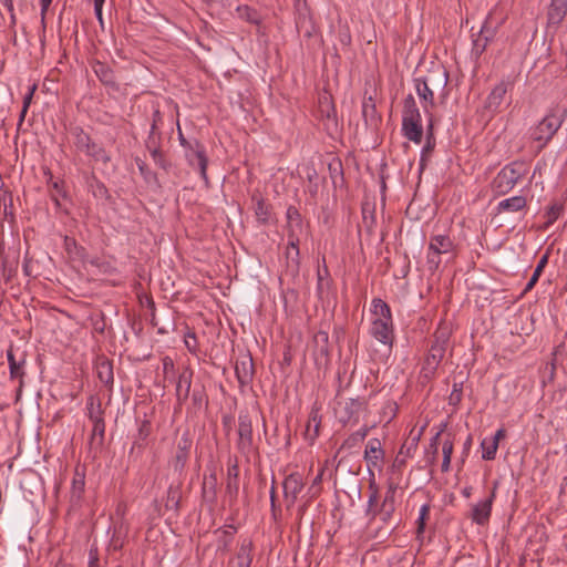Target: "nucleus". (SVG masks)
Returning <instances> with one entry per match:
<instances>
[{"label":"nucleus","mask_w":567,"mask_h":567,"mask_svg":"<svg viewBox=\"0 0 567 567\" xmlns=\"http://www.w3.org/2000/svg\"><path fill=\"white\" fill-rule=\"evenodd\" d=\"M97 377L102 383L105 385L113 384V368L109 361H102L97 365Z\"/></svg>","instance_id":"58836bf2"},{"label":"nucleus","mask_w":567,"mask_h":567,"mask_svg":"<svg viewBox=\"0 0 567 567\" xmlns=\"http://www.w3.org/2000/svg\"><path fill=\"white\" fill-rule=\"evenodd\" d=\"M509 87V82L502 81L492 89L484 104V109L491 115H494L499 111L501 105L503 104Z\"/></svg>","instance_id":"ddd939ff"},{"label":"nucleus","mask_w":567,"mask_h":567,"mask_svg":"<svg viewBox=\"0 0 567 567\" xmlns=\"http://www.w3.org/2000/svg\"><path fill=\"white\" fill-rule=\"evenodd\" d=\"M548 262V255L545 254L538 261L534 272H533V276L530 277V279L528 280L527 285H526V288L525 290H530L535 285L536 282L538 281L544 268L546 267Z\"/></svg>","instance_id":"c03bdc74"},{"label":"nucleus","mask_w":567,"mask_h":567,"mask_svg":"<svg viewBox=\"0 0 567 567\" xmlns=\"http://www.w3.org/2000/svg\"><path fill=\"white\" fill-rule=\"evenodd\" d=\"M181 491L178 486L171 485L165 502L166 509L177 512L179 508Z\"/></svg>","instance_id":"ea45409f"},{"label":"nucleus","mask_w":567,"mask_h":567,"mask_svg":"<svg viewBox=\"0 0 567 567\" xmlns=\"http://www.w3.org/2000/svg\"><path fill=\"white\" fill-rule=\"evenodd\" d=\"M337 415L343 425H354L359 422L360 415L367 409V402L362 399H349L339 403Z\"/></svg>","instance_id":"0eeeda50"},{"label":"nucleus","mask_w":567,"mask_h":567,"mask_svg":"<svg viewBox=\"0 0 567 567\" xmlns=\"http://www.w3.org/2000/svg\"><path fill=\"white\" fill-rule=\"evenodd\" d=\"M185 344H186V348L190 351V352H196V347H197V339H196V336L195 333H187L186 337H185Z\"/></svg>","instance_id":"052dcab7"},{"label":"nucleus","mask_w":567,"mask_h":567,"mask_svg":"<svg viewBox=\"0 0 567 567\" xmlns=\"http://www.w3.org/2000/svg\"><path fill=\"white\" fill-rule=\"evenodd\" d=\"M527 206V199L525 196L518 195L501 200L497 204V213H516L524 209Z\"/></svg>","instance_id":"b1692460"},{"label":"nucleus","mask_w":567,"mask_h":567,"mask_svg":"<svg viewBox=\"0 0 567 567\" xmlns=\"http://www.w3.org/2000/svg\"><path fill=\"white\" fill-rule=\"evenodd\" d=\"M446 424H443L442 425V429L431 439L430 441V449H439V440H440V436H441V433L443 432V430L445 429Z\"/></svg>","instance_id":"338daca9"},{"label":"nucleus","mask_w":567,"mask_h":567,"mask_svg":"<svg viewBox=\"0 0 567 567\" xmlns=\"http://www.w3.org/2000/svg\"><path fill=\"white\" fill-rule=\"evenodd\" d=\"M252 200L256 202L255 206V215L257 220L260 224H268L270 219V205L262 197H252Z\"/></svg>","instance_id":"2f4dec72"},{"label":"nucleus","mask_w":567,"mask_h":567,"mask_svg":"<svg viewBox=\"0 0 567 567\" xmlns=\"http://www.w3.org/2000/svg\"><path fill=\"white\" fill-rule=\"evenodd\" d=\"M528 165L523 161H514L505 165L493 178L491 188L494 195L508 194L526 175Z\"/></svg>","instance_id":"7ed1b4c3"},{"label":"nucleus","mask_w":567,"mask_h":567,"mask_svg":"<svg viewBox=\"0 0 567 567\" xmlns=\"http://www.w3.org/2000/svg\"><path fill=\"white\" fill-rule=\"evenodd\" d=\"M416 79L424 85H427L435 93H440L442 99L446 97L447 93L445 92V89L449 82V73L444 66H434L429 70L426 75Z\"/></svg>","instance_id":"6e6552de"},{"label":"nucleus","mask_w":567,"mask_h":567,"mask_svg":"<svg viewBox=\"0 0 567 567\" xmlns=\"http://www.w3.org/2000/svg\"><path fill=\"white\" fill-rule=\"evenodd\" d=\"M203 497L214 503L216 501L217 495V476L216 474H210L209 476H205L203 481Z\"/></svg>","instance_id":"c85d7f7f"},{"label":"nucleus","mask_w":567,"mask_h":567,"mask_svg":"<svg viewBox=\"0 0 567 567\" xmlns=\"http://www.w3.org/2000/svg\"><path fill=\"white\" fill-rule=\"evenodd\" d=\"M414 87L420 99L424 113L432 120L433 110L435 107L434 94L427 85H424L417 79H414Z\"/></svg>","instance_id":"a211bd4d"},{"label":"nucleus","mask_w":567,"mask_h":567,"mask_svg":"<svg viewBox=\"0 0 567 567\" xmlns=\"http://www.w3.org/2000/svg\"><path fill=\"white\" fill-rule=\"evenodd\" d=\"M496 34V28L492 27L489 23V18H487L477 37L473 40L472 55L475 59L481 58V55L485 52L488 43L494 39Z\"/></svg>","instance_id":"f8f14e48"},{"label":"nucleus","mask_w":567,"mask_h":567,"mask_svg":"<svg viewBox=\"0 0 567 567\" xmlns=\"http://www.w3.org/2000/svg\"><path fill=\"white\" fill-rule=\"evenodd\" d=\"M93 71L97 79L106 86L117 90L118 85L115 80L114 71L106 63L96 61L93 64Z\"/></svg>","instance_id":"412c9836"},{"label":"nucleus","mask_w":567,"mask_h":567,"mask_svg":"<svg viewBox=\"0 0 567 567\" xmlns=\"http://www.w3.org/2000/svg\"><path fill=\"white\" fill-rule=\"evenodd\" d=\"M84 153L95 162L107 164L111 161V156L105 148L95 142H92Z\"/></svg>","instance_id":"473e14b6"},{"label":"nucleus","mask_w":567,"mask_h":567,"mask_svg":"<svg viewBox=\"0 0 567 567\" xmlns=\"http://www.w3.org/2000/svg\"><path fill=\"white\" fill-rule=\"evenodd\" d=\"M193 371L185 368L179 374L176 383V400L179 405L184 404L190 392Z\"/></svg>","instance_id":"aec40b11"},{"label":"nucleus","mask_w":567,"mask_h":567,"mask_svg":"<svg viewBox=\"0 0 567 567\" xmlns=\"http://www.w3.org/2000/svg\"><path fill=\"white\" fill-rule=\"evenodd\" d=\"M35 90H37V85H35V84L31 85V86L29 87V92H28V93L25 94V96L23 97V104H22V106L24 107V112H28L29 106H30V104H31V102H32V97H33V94H34Z\"/></svg>","instance_id":"e2e57ef3"},{"label":"nucleus","mask_w":567,"mask_h":567,"mask_svg":"<svg viewBox=\"0 0 567 567\" xmlns=\"http://www.w3.org/2000/svg\"><path fill=\"white\" fill-rule=\"evenodd\" d=\"M49 188H50L51 199L54 202L55 207L60 208L61 207L60 197L64 198L66 196V193L64 190V182L62 179L53 181L51 177L50 182H49Z\"/></svg>","instance_id":"f704fd0d"},{"label":"nucleus","mask_w":567,"mask_h":567,"mask_svg":"<svg viewBox=\"0 0 567 567\" xmlns=\"http://www.w3.org/2000/svg\"><path fill=\"white\" fill-rule=\"evenodd\" d=\"M40 1V7H41V11H40V17H41V27L43 29V31L45 30V27H47V23H45V19H47V13H48V10L52 3L53 0H39Z\"/></svg>","instance_id":"4d7b16f0"},{"label":"nucleus","mask_w":567,"mask_h":567,"mask_svg":"<svg viewBox=\"0 0 567 567\" xmlns=\"http://www.w3.org/2000/svg\"><path fill=\"white\" fill-rule=\"evenodd\" d=\"M384 458V451L379 439H370L365 445L364 461L369 468H380Z\"/></svg>","instance_id":"dca6fc26"},{"label":"nucleus","mask_w":567,"mask_h":567,"mask_svg":"<svg viewBox=\"0 0 567 567\" xmlns=\"http://www.w3.org/2000/svg\"><path fill=\"white\" fill-rule=\"evenodd\" d=\"M481 447L483 451V453H482L483 460L492 461L495 458L497 450H498V444L495 441H492L491 439L485 437L481 443Z\"/></svg>","instance_id":"79ce46f5"},{"label":"nucleus","mask_w":567,"mask_h":567,"mask_svg":"<svg viewBox=\"0 0 567 567\" xmlns=\"http://www.w3.org/2000/svg\"><path fill=\"white\" fill-rule=\"evenodd\" d=\"M454 243L447 235H434L430 238L426 265L431 272L439 269L442 262V255L453 252Z\"/></svg>","instance_id":"39448f33"},{"label":"nucleus","mask_w":567,"mask_h":567,"mask_svg":"<svg viewBox=\"0 0 567 567\" xmlns=\"http://www.w3.org/2000/svg\"><path fill=\"white\" fill-rule=\"evenodd\" d=\"M437 453H439V449H427L426 450V461L430 463V464H433L436 458H437Z\"/></svg>","instance_id":"774afa93"},{"label":"nucleus","mask_w":567,"mask_h":567,"mask_svg":"<svg viewBox=\"0 0 567 567\" xmlns=\"http://www.w3.org/2000/svg\"><path fill=\"white\" fill-rule=\"evenodd\" d=\"M402 116H421L415 99L412 94H409L404 99Z\"/></svg>","instance_id":"a18cd8bd"},{"label":"nucleus","mask_w":567,"mask_h":567,"mask_svg":"<svg viewBox=\"0 0 567 567\" xmlns=\"http://www.w3.org/2000/svg\"><path fill=\"white\" fill-rule=\"evenodd\" d=\"M71 135L75 147L81 152H85L93 142L90 135L80 126L72 127Z\"/></svg>","instance_id":"cd10ccee"},{"label":"nucleus","mask_w":567,"mask_h":567,"mask_svg":"<svg viewBox=\"0 0 567 567\" xmlns=\"http://www.w3.org/2000/svg\"><path fill=\"white\" fill-rule=\"evenodd\" d=\"M338 40L339 42L348 48L351 44V33L348 27L341 28L338 32Z\"/></svg>","instance_id":"6e6d98bb"},{"label":"nucleus","mask_w":567,"mask_h":567,"mask_svg":"<svg viewBox=\"0 0 567 567\" xmlns=\"http://www.w3.org/2000/svg\"><path fill=\"white\" fill-rule=\"evenodd\" d=\"M567 14V0H551L547 10V24L558 28Z\"/></svg>","instance_id":"6ab92c4d"},{"label":"nucleus","mask_w":567,"mask_h":567,"mask_svg":"<svg viewBox=\"0 0 567 567\" xmlns=\"http://www.w3.org/2000/svg\"><path fill=\"white\" fill-rule=\"evenodd\" d=\"M439 365L440 364L437 363H432L431 361L424 360V363L420 372V378L425 381L432 380L436 373Z\"/></svg>","instance_id":"49530a36"},{"label":"nucleus","mask_w":567,"mask_h":567,"mask_svg":"<svg viewBox=\"0 0 567 567\" xmlns=\"http://www.w3.org/2000/svg\"><path fill=\"white\" fill-rule=\"evenodd\" d=\"M462 384L454 383L453 390L449 396V402L451 405H457L462 401Z\"/></svg>","instance_id":"5fc2aeb1"},{"label":"nucleus","mask_w":567,"mask_h":567,"mask_svg":"<svg viewBox=\"0 0 567 567\" xmlns=\"http://www.w3.org/2000/svg\"><path fill=\"white\" fill-rule=\"evenodd\" d=\"M395 493H396V486L393 483H390L381 502L382 503H395Z\"/></svg>","instance_id":"13d9d810"},{"label":"nucleus","mask_w":567,"mask_h":567,"mask_svg":"<svg viewBox=\"0 0 567 567\" xmlns=\"http://www.w3.org/2000/svg\"><path fill=\"white\" fill-rule=\"evenodd\" d=\"M454 444L451 440H445L442 447L443 457L452 458Z\"/></svg>","instance_id":"0e129e2a"},{"label":"nucleus","mask_w":567,"mask_h":567,"mask_svg":"<svg viewBox=\"0 0 567 567\" xmlns=\"http://www.w3.org/2000/svg\"><path fill=\"white\" fill-rule=\"evenodd\" d=\"M361 442L362 440H360L355 433H352L348 439L344 440L342 447L352 449L359 445Z\"/></svg>","instance_id":"680f3d73"},{"label":"nucleus","mask_w":567,"mask_h":567,"mask_svg":"<svg viewBox=\"0 0 567 567\" xmlns=\"http://www.w3.org/2000/svg\"><path fill=\"white\" fill-rule=\"evenodd\" d=\"M445 352L446 351L443 348H435L431 346L425 360L440 364L445 355Z\"/></svg>","instance_id":"8fccbe9b"},{"label":"nucleus","mask_w":567,"mask_h":567,"mask_svg":"<svg viewBox=\"0 0 567 567\" xmlns=\"http://www.w3.org/2000/svg\"><path fill=\"white\" fill-rule=\"evenodd\" d=\"M452 336V326L446 321H441L433 333L432 347L443 348L445 351Z\"/></svg>","instance_id":"4be33fe9"},{"label":"nucleus","mask_w":567,"mask_h":567,"mask_svg":"<svg viewBox=\"0 0 567 567\" xmlns=\"http://www.w3.org/2000/svg\"><path fill=\"white\" fill-rule=\"evenodd\" d=\"M7 360L9 363V371H10V379L11 380H18L19 386H18V394L22 391V388L24 385V377H25V353H20L19 355L16 354L13 347L10 346L7 350Z\"/></svg>","instance_id":"9d476101"},{"label":"nucleus","mask_w":567,"mask_h":567,"mask_svg":"<svg viewBox=\"0 0 567 567\" xmlns=\"http://www.w3.org/2000/svg\"><path fill=\"white\" fill-rule=\"evenodd\" d=\"M497 488L498 482L495 481L493 482V486L489 494L484 499L478 501L472 506L468 517L472 519L473 523L481 526L488 524Z\"/></svg>","instance_id":"423d86ee"},{"label":"nucleus","mask_w":567,"mask_h":567,"mask_svg":"<svg viewBox=\"0 0 567 567\" xmlns=\"http://www.w3.org/2000/svg\"><path fill=\"white\" fill-rule=\"evenodd\" d=\"M317 278H318L317 290L319 293H322L324 291V289H329V286H330L328 268H324L323 270L319 269L317 272Z\"/></svg>","instance_id":"09e8293b"},{"label":"nucleus","mask_w":567,"mask_h":567,"mask_svg":"<svg viewBox=\"0 0 567 567\" xmlns=\"http://www.w3.org/2000/svg\"><path fill=\"white\" fill-rule=\"evenodd\" d=\"M320 422L318 413L310 414L306 430V436L310 442H313L319 436Z\"/></svg>","instance_id":"a19ab883"},{"label":"nucleus","mask_w":567,"mask_h":567,"mask_svg":"<svg viewBox=\"0 0 567 567\" xmlns=\"http://www.w3.org/2000/svg\"><path fill=\"white\" fill-rule=\"evenodd\" d=\"M252 548L254 545L250 539H243L236 555L238 567H250L252 563Z\"/></svg>","instance_id":"bb28decb"},{"label":"nucleus","mask_w":567,"mask_h":567,"mask_svg":"<svg viewBox=\"0 0 567 567\" xmlns=\"http://www.w3.org/2000/svg\"><path fill=\"white\" fill-rule=\"evenodd\" d=\"M86 415L92 423L104 420V409L102 408V402L99 396L90 395L87 398Z\"/></svg>","instance_id":"393cba45"},{"label":"nucleus","mask_w":567,"mask_h":567,"mask_svg":"<svg viewBox=\"0 0 567 567\" xmlns=\"http://www.w3.org/2000/svg\"><path fill=\"white\" fill-rule=\"evenodd\" d=\"M431 506L424 504L421 506L419 517L416 519V539L422 540L426 522L430 518Z\"/></svg>","instance_id":"c9c22d12"},{"label":"nucleus","mask_w":567,"mask_h":567,"mask_svg":"<svg viewBox=\"0 0 567 567\" xmlns=\"http://www.w3.org/2000/svg\"><path fill=\"white\" fill-rule=\"evenodd\" d=\"M239 492L238 467L234 465V477H229L226 484V494L236 499Z\"/></svg>","instance_id":"37998d69"},{"label":"nucleus","mask_w":567,"mask_h":567,"mask_svg":"<svg viewBox=\"0 0 567 567\" xmlns=\"http://www.w3.org/2000/svg\"><path fill=\"white\" fill-rule=\"evenodd\" d=\"M186 158L190 166H193V167L196 166L198 168L200 177L207 184L208 183V176H207L208 158L206 156L205 146L203 144H200L198 141H195L194 146H190V150L186 152Z\"/></svg>","instance_id":"9b49d317"},{"label":"nucleus","mask_w":567,"mask_h":567,"mask_svg":"<svg viewBox=\"0 0 567 567\" xmlns=\"http://www.w3.org/2000/svg\"><path fill=\"white\" fill-rule=\"evenodd\" d=\"M164 380H173L175 377V364L171 357L166 355L162 359Z\"/></svg>","instance_id":"de8ad7c7"},{"label":"nucleus","mask_w":567,"mask_h":567,"mask_svg":"<svg viewBox=\"0 0 567 567\" xmlns=\"http://www.w3.org/2000/svg\"><path fill=\"white\" fill-rule=\"evenodd\" d=\"M252 423L248 414H240L238 417V441L237 449L244 455L252 452Z\"/></svg>","instance_id":"1a4fd4ad"},{"label":"nucleus","mask_w":567,"mask_h":567,"mask_svg":"<svg viewBox=\"0 0 567 567\" xmlns=\"http://www.w3.org/2000/svg\"><path fill=\"white\" fill-rule=\"evenodd\" d=\"M236 11L241 20H245L256 25H259L261 23V17L258 13V11L249 6H238Z\"/></svg>","instance_id":"72a5a7b5"},{"label":"nucleus","mask_w":567,"mask_h":567,"mask_svg":"<svg viewBox=\"0 0 567 567\" xmlns=\"http://www.w3.org/2000/svg\"><path fill=\"white\" fill-rule=\"evenodd\" d=\"M563 213V206L558 204L551 205L547 210V224H554Z\"/></svg>","instance_id":"603ef678"},{"label":"nucleus","mask_w":567,"mask_h":567,"mask_svg":"<svg viewBox=\"0 0 567 567\" xmlns=\"http://www.w3.org/2000/svg\"><path fill=\"white\" fill-rule=\"evenodd\" d=\"M566 118V109L551 107L537 124L529 128L530 140L537 143V152L543 151L547 146Z\"/></svg>","instance_id":"f03ea898"},{"label":"nucleus","mask_w":567,"mask_h":567,"mask_svg":"<svg viewBox=\"0 0 567 567\" xmlns=\"http://www.w3.org/2000/svg\"><path fill=\"white\" fill-rule=\"evenodd\" d=\"M370 334L389 349L394 341V327L390 306L380 298L372 299Z\"/></svg>","instance_id":"f257e3e1"},{"label":"nucleus","mask_w":567,"mask_h":567,"mask_svg":"<svg viewBox=\"0 0 567 567\" xmlns=\"http://www.w3.org/2000/svg\"><path fill=\"white\" fill-rule=\"evenodd\" d=\"M282 486L285 498L287 501V507L290 508L295 505L298 495L305 486L302 476L299 473H291L286 476Z\"/></svg>","instance_id":"4468645a"},{"label":"nucleus","mask_w":567,"mask_h":567,"mask_svg":"<svg viewBox=\"0 0 567 567\" xmlns=\"http://www.w3.org/2000/svg\"><path fill=\"white\" fill-rule=\"evenodd\" d=\"M431 138H432V120H430L429 136H427L426 145L423 147V151H422V158L424 157L425 153L431 152L434 147V143L431 142Z\"/></svg>","instance_id":"69168bd1"},{"label":"nucleus","mask_w":567,"mask_h":567,"mask_svg":"<svg viewBox=\"0 0 567 567\" xmlns=\"http://www.w3.org/2000/svg\"><path fill=\"white\" fill-rule=\"evenodd\" d=\"M147 150L151 153V156L154 161V163L167 172L171 168V162L166 158L165 154L158 148L150 137V141L147 142Z\"/></svg>","instance_id":"c756f323"},{"label":"nucleus","mask_w":567,"mask_h":567,"mask_svg":"<svg viewBox=\"0 0 567 567\" xmlns=\"http://www.w3.org/2000/svg\"><path fill=\"white\" fill-rule=\"evenodd\" d=\"M151 432H152L151 421L147 419L142 420L138 425V432H137L138 440H142V441L146 440L148 437V435L151 434Z\"/></svg>","instance_id":"3c124183"},{"label":"nucleus","mask_w":567,"mask_h":567,"mask_svg":"<svg viewBox=\"0 0 567 567\" xmlns=\"http://www.w3.org/2000/svg\"><path fill=\"white\" fill-rule=\"evenodd\" d=\"M296 229H288L287 230V237H288V246L287 248L293 250V256H291V266L298 270L299 268V236Z\"/></svg>","instance_id":"7c9ffc66"},{"label":"nucleus","mask_w":567,"mask_h":567,"mask_svg":"<svg viewBox=\"0 0 567 567\" xmlns=\"http://www.w3.org/2000/svg\"><path fill=\"white\" fill-rule=\"evenodd\" d=\"M105 0H94V12L96 16V19L99 21V24L102 29H104V20L102 14V8Z\"/></svg>","instance_id":"bf43d9fd"},{"label":"nucleus","mask_w":567,"mask_h":567,"mask_svg":"<svg viewBox=\"0 0 567 567\" xmlns=\"http://www.w3.org/2000/svg\"><path fill=\"white\" fill-rule=\"evenodd\" d=\"M362 117L367 126L377 127L381 117L377 111L374 100L369 96L364 97L362 101Z\"/></svg>","instance_id":"5701e85b"},{"label":"nucleus","mask_w":567,"mask_h":567,"mask_svg":"<svg viewBox=\"0 0 567 567\" xmlns=\"http://www.w3.org/2000/svg\"><path fill=\"white\" fill-rule=\"evenodd\" d=\"M235 373L240 386L248 385L254 378V363L249 354L237 359L235 363Z\"/></svg>","instance_id":"f3484780"},{"label":"nucleus","mask_w":567,"mask_h":567,"mask_svg":"<svg viewBox=\"0 0 567 567\" xmlns=\"http://www.w3.org/2000/svg\"><path fill=\"white\" fill-rule=\"evenodd\" d=\"M422 435V431H420L415 436L411 437L409 441H405L401 447L400 453H403V450H406V455H410L412 451H415Z\"/></svg>","instance_id":"864d4df0"},{"label":"nucleus","mask_w":567,"mask_h":567,"mask_svg":"<svg viewBox=\"0 0 567 567\" xmlns=\"http://www.w3.org/2000/svg\"><path fill=\"white\" fill-rule=\"evenodd\" d=\"M92 433L90 436L89 445L91 450L94 451H101L102 446L104 444V436H105V422H94L92 423Z\"/></svg>","instance_id":"a878e982"},{"label":"nucleus","mask_w":567,"mask_h":567,"mask_svg":"<svg viewBox=\"0 0 567 567\" xmlns=\"http://www.w3.org/2000/svg\"><path fill=\"white\" fill-rule=\"evenodd\" d=\"M368 489L369 496L365 515L370 518V520L379 517L382 523L388 524L392 519V516L395 512V503L380 502V491L373 474H371Z\"/></svg>","instance_id":"20e7f679"},{"label":"nucleus","mask_w":567,"mask_h":567,"mask_svg":"<svg viewBox=\"0 0 567 567\" xmlns=\"http://www.w3.org/2000/svg\"><path fill=\"white\" fill-rule=\"evenodd\" d=\"M286 217L288 220L287 230L296 229L297 231H301L302 218H301L299 210L295 206H289L287 208Z\"/></svg>","instance_id":"e433bc0d"},{"label":"nucleus","mask_w":567,"mask_h":567,"mask_svg":"<svg viewBox=\"0 0 567 567\" xmlns=\"http://www.w3.org/2000/svg\"><path fill=\"white\" fill-rule=\"evenodd\" d=\"M402 132L409 141L420 144L423 137L421 116H402Z\"/></svg>","instance_id":"2eb2a0df"},{"label":"nucleus","mask_w":567,"mask_h":567,"mask_svg":"<svg viewBox=\"0 0 567 567\" xmlns=\"http://www.w3.org/2000/svg\"><path fill=\"white\" fill-rule=\"evenodd\" d=\"M183 442H184L183 446H182V443L178 444V451H177L174 462H173L174 468L179 472L183 471V468L185 467V464L187 462V458H188L189 443L187 440H183Z\"/></svg>","instance_id":"4c0bfd02"}]
</instances>
